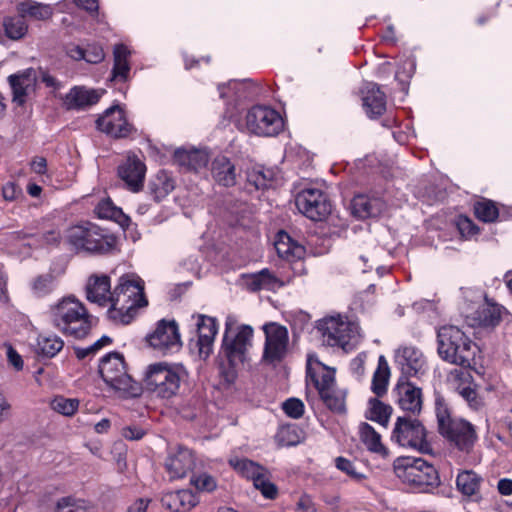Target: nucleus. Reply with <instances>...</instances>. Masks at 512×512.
<instances>
[{
	"label": "nucleus",
	"mask_w": 512,
	"mask_h": 512,
	"mask_svg": "<svg viewBox=\"0 0 512 512\" xmlns=\"http://www.w3.org/2000/svg\"><path fill=\"white\" fill-rule=\"evenodd\" d=\"M47 314L54 328L76 339L86 337L94 323L85 305L73 295L62 297L51 304Z\"/></svg>",
	"instance_id": "f257e3e1"
},
{
	"label": "nucleus",
	"mask_w": 512,
	"mask_h": 512,
	"mask_svg": "<svg viewBox=\"0 0 512 512\" xmlns=\"http://www.w3.org/2000/svg\"><path fill=\"white\" fill-rule=\"evenodd\" d=\"M110 307L107 316L115 323L128 324L136 309L147 305L144 297V282L136 274H125L110 295Z\"/></svg>",
	"instance_id": "f03ea898"
},
{
	"label": "nucleus",
	"mask_w": 512,
	"mask_h": 512,
	"mask_svg": "<svg viewBox=\"0 0 512 512\" xmlns=\"http://www.w3.org/2000/svg\"><path fill=\"white\" fill-rule=\"evenodd\" d=\"M253 329L249 325L237 327V318L228 315L225 320V333L222 343V351L230 364V368L224 372L227 383H233L236 379V368L248 358L249 349L252 346Z\"/></svg>",
	"instance_id": "7ed1b4c3"
},
{
	"label": "nucleus",
	"mask_w": 512,
	"mask_h": 512,
	"mask_svg": "<svg viewBox=\"0 0 512 512\" xmlns=\"http://www.w3.org/2000/svg\"><path fill=\"white\" fill-rule=\"evenodd\" d=\"M187 375L182 364L156 362L146 367L143 374V385L155 397L171 399L178 394L181 383L187 378Z\"/></svg>",
	"instance_id": "20e7f679"
},
{
	"label": "nucleus",
	"mask_w": 512,
	"mask_h": 512,
	"mask_svg": "<svg viewBox=\"0 0 512 512\" xmlns=\"http://www.w3.org/2000/svg\"><path fill=\"white\" fill-rule=\"evenodd\" d=\"M438 354L448 363L469 367L473 361L477 346L463 331L453 325H445L437 332Z\"/></svg>",
	"instance_id": "39448f33"
},
{
	"label": "nucleus",
	"mask_w": 512,
	"mask_h": 512,
	"mask_svg": "<svg viewBox=\"0 0 512 512\" xmlns=\"http://www.w3.org/2000/svg\"><path fill=\"white\" fill-rule=\"evenodd\" d=\"M99 374L118 397L135 398L142 392V386L128 373L124 357L118 352L108 353L101 358Z\"/></svg>",
	"instance_id": "423d86ee"
},
{
	"label": "nucleus",
	"mask_w": 512,
	"mask_h": 512,
	"mask_svg": "<svg viewBox=\"0 0 512 512\" xmlns=\"http://www.w3.org/2000/svg\"><path fill=\"white\" fill-rule=\"evenodd\" d=\"M316 328L323 345L345 351L354 349L362 338L359 324L342 315L325 317L317 322Z\"/></svg>",
	"instance_id": "0eeeda50"
},
{
	"label": "nucleus",
	"mask_w": 512,
	"mask_h": 512,
	"mask_svg": "<svg viewBox=\"0 0 512 512\" xmlns=\"http://www.w3.org/2000/svg\"><path fill=\"white\" fill-rule=\"evenodd\" d=\"M65 240L77 252L103 254L114 247V239L89 222L70 227L66 231Z\"/></svg>",
	"instance_id": "6e6552de"
},
{
	"label": "nucleus",
	"mask_w": 512,
	"mask_h": 512,
	"mask_svg": "<svg viewBox=\"0 0 512 512\" xmlns=\"http://www.w3.org/2000/svg\"><path fill=\"white\" fill-rule=\"evenodd\" d=\"M284 128L280 113L270 106L254 105L245 113L239 129L260 137L278 135Z\"/></svg>",
	"instance_id": "1a4fd4ad"
},
{
	"label": "nucleus",
	"mask_w": 512,
	"mask_h": 512,
	"mask_svg": "<svg viewBox=\"0 0 512 512\" xmlns=\"http://www.w3.org/2000/svg\"><path fill=\"white\" fill-rule=\"evenodd\" d=\"M393 469L403 483L416 488L432 486L438 480L434 466L422 458L399 457L394 460Z\"/></svg>",
	"instance_id": "9d476101"
},
{
	"label": "nucleus",
	"mask_w": 512,
	"mask_h": 512,
	"mask_svg": "<svg viewBox=\"0 0 512 512\" xmlns=\"http://www.w3.org/2000/svg\"><path fill=\"white\" fill-rule=\"evenodd\" d=\"M229 464L242 477L252 481L253 486L258 490L265 499L274 500L278 497V487L272 481L270 471L247 458L232 457Z\"/></svg>",
	"instance_id": "9b49d317"
},
{
	"label": "nucleus",
	"mask_w": 512,
	"mask_h": 512,
	"mask_svg": "<svg viewBox=\"0 0 512 512\" xmlns=\"http://www.w3.org/2000/svg\"><path fill=\"white\" fill-rule=\"evenodd\" d=\"M391 440L401 447L428 452L430 444L426 429L417 419L398 417L391 434Z\"/></svg>",
	"instance_id": "f8f14e48"
},
{
	"label": "nucleus",
	"mask_w": 512,
	"mask_h": 512,
	"mask_svg": "<svg viewBox=\"0 0 512 512\" xmlns=\"http://www.w3.org/2000/svg\"><path fill=\"white\" fill-rule=\"evenodd\" d=\"M299 212L314 221L323 220L331 211V204L322 190L306 188L300 191L295 198Z\"/></svg>",
	"instance_id": "ddd939ff"
},
{
	"label": "nucleus",
	"mask_w": 512,
	"mask_h": 512,
	"mask_svg": "<svg viewBox=\"0 0 512 512\" xmlns=\"http://www.w3.org/2000/svg\"><path fill=\"white\" fill-rule=\"evenodd\" d=\"M263 330L265 333L263 360L268 363L281 361L285 357L288 347L287 328L272 322L265 324Z\"/></svg>",
	"instance_id": "4468645a"
},
{
	"label": "nucleus",
	"mask_w": 512,
	"mask_h": 512,
	"mask_svg": "<svg viewBox=\"0 0 512 512\" xmlns=\"http://www.w3.org/2000/svg\"><path fill=\"white\" fill-rule=\"evenodd\" d=\"M147 341L151 347L162 353H173L182 346L178 325L174 320L159 321Z\"/></svg>",
	"instance_id": "2eb2a0df"
},
{
	"label": "nucleus",
	"mask_w": 512,
	"mask_h": 512,
	"mask_svg": "<svg viewBox=\"0 0 512 512\" xmlns=\"http://www.w3.org/2000/svg\"><path fill=\"white\" fill-rule=\"evenodd\" d=\"M451 445L463 453H470L478 439L474 426L464 419H454L440 433Z\"/></svg>",
	"instance_id": "dca6fc26"
},
{
	"label": "nucleus",
	"mask_w": 512,
	"mask_h": 512,
	"mask_svg": "<svg viewBox=\"0 0 512 512\" xmlns=\"http://www.w3.org/2000/svg\"><path fill=\"white\" fill-rule=\"evenodd\" d=\"M97 128L115 138H125L134 132V127L126 118L119 105L108 108L96 121Z\"/></svg>",
	"instance_id": "f3484780"
},
{
	"label": "nucleus",
	"mask_w": 512,
	"mask_h": 512,
	"mask_svg": "<svg viewBox=\"0 0 512 512\" xmlns=\"http://www.w3.org/2000/svg\"><path fill=\"white\" fill-rule=\"evenodd\" d=\"M395 363L401 370L404 378L419 377L427 369L426 359L423 353L415 346L403 345L395 351Z\"/></svg>",
	"instance_id": "a211bd4d"
},
{
	"label": "nucleus",
	"mask_w": 512,
	"mask_h": 512,
	"mask_svg": "<svg viewBox=\"0 0 512 512\" xmlns=\"http://www.w3.org/2000/svg\"><path fill=\"white\" fill-rule=\"evenodd\" d=\"M145 163L135 154H128L118 166V176L131 192H139L144 185Z\"/></svg>",
	"instance_id": "6ab92c4d"
},
{
	"label": "nucleus",
	"mask_w": 512,
	"mask_h": 512,
	"mask_svg": "<svg viewBox=\"0 0 512 512\" xmlns=\"http://www.w3.org/2000/svg\"><path fill=\"white\" fill-rule=\"evenodd\" d=\"M197 327L198 337L195 342L198 356L207 359L213 351L215 336L218 333V325L215 318L203 314L193 315Z\"/></svg>",
	"instance_id": "aec40b11"
},
{
	"label": "nucleus",
	"mask_w": 512,
	"mask_h": 512,
	"mask_svg": "<svg viewBox=\"0 0 512 512\" xmlns=\"http://www.w3.org/2000/svg\"><path fill=\"white\" fill-rule=\"evenodd\" d=\"M196 465V458L192 450L179 447L171 452L166 461L165 468L170 479H181L190 473Z\"/></svg>",
	"instance_id": "412c9836"
},
{
	"label": "nucleus",
	"mask_w": 512,
	"mask_h": 512,
	"mask_svg": "<svg viewBox=\"0 0 512 512\" xmlns=\"http://www.w3.org/2000/svg\"><path fill=\"white\" fill-rule=\"evenodd\" d=\"M104 92L102 89L74 86L62 98L63 105L68 110H85L98 103Z\"/></svg>",
	"instance_id": "4be33fe9"
},
{
	"label": "nucleus",
	"mask_w": 512,
	"mask_h": 512,
	"mask_svg": "<svg viewBox=\"0 0 512 512\" xmlns=\"http://www.w3.org/2000/svg\"><path fill=\"white\" fill-rule=\"evenodd\" d=\"M447 384L456 391L471 407H478L479 400L473 388V380L469 371L452 369L447 375Z\"/></svg>",
	"instance_id": "5701e85b"
},
{
	"label": "nucleus",
	"mask_w": 512,
	"mask_h": 512,
	"mask_svg": "<svg viewBox=\"0 0 512 512\" xmlns=\"http://www.w3.org/2000/svg\"><path fill=\"white\" fill-rule=\"evenodd\" d=\"M397 402L404 411L413 414L420 413L422 409V392L419 387L404 377H400L395 387Z\"/></svg>",
	"instance_id": "b1692460"
},
{
	"label": "nucleus",
	"mask_w": 512,
	"mask_h": 512,
	"mask_svg": "<svg viewBox=\"0 0 512 512\" xmlns=\"http://www.w3.org/2000/svg\"><path fill=\"white\" fill-rule=\"evenodd\" d=\"M12 89L13 102L23 105L26 98L36 87L37 72L33 68H28L8 77Z\"/></svg>",
	"instance_id": "393cba45"
},
{
	"label": "nucleus",
	"mask_w": 512,
	"mask_h": 512,
	"mask_svg": "<svg viewBox=\"0 0 512 512\" xmlns=\"http://www.w3.org/2000/svg\"><path fill=\"white\" fill-rule=\"evenodd\" d=\"M307 378L312 381L318 393L335 386V370L314 355H309L307 359Z\"/></svg>",
	"instance_id": "a878e982"
},
{
	"label": "nucleus",
	"mask_w": 512,
	"mask_h": 512,
	"mask_svg": "<svg viewBox=\"0 0 512 512\" xmlns=\"http://www.w3.org/2000/svg\"><path fill=\"white\" fill-rule=\"evenodd\" d=\"M196 493L190 489L169 491L162 495L161 504L171 512H189L199 504Z\"/></svg>",
	"instance_id": "bb28decb"
},
{
	"label": "nucleus",
	"mask_w": 512,
	"mask_h": 512,
	"mask_svg": "<svg viewBox=\"0 0 512 512\" xmlns=\"http://www.w3.org/2000/svg\"><path fill=\"white\" fill-rule=\"evenodd\" d=\"M111 282L107 275H92L86 284V297L88 301L101 307H110Z\"/></svg>",
	"instance_id": "cd10ccee"
},
{
	"label": "nucleus",
	"mask_w": 512,
	"mask_h": 512,
	"mask_svg": "<svg viewBox=\"0 0 512 512\" xmlns=\"http://www.w3.org/2000/svg\"><path fill=\"white\" fill-rule=\"evenodd\" d=\"M364 110L369 118L381 116L386 110V97L377 84L366 83L362 89Z\"/></svg>",
	"instance_id": "c85d7f7f"
},
{
	"label": "nucleus",
	"mask_w": 512,
	"mask_h": 512,
	"mask_svg": "<svg viewBox=\"0 0 512 512\" xmlns=\"http://www.w3.org/2000/svg\"><path fill=\"white\" fill-rule=\"evenodd\" d=\"M385 203L379 197L357 195L351 202V212L359 219L376 217L384 210Z\"/></svg>",
	"instance_id": "c756f323"
},
{
	"label": "nucleus",
	"mask_w": 512,
	"mask_h": 512,
	"mask_svg": "<svg viewBox=\"0 0 512 512\" xmlns=\"http://www.w3.org/2000/svg\"><path fill=\"white\" fill-rule=\"evenodd\" d=\"M360 441L366 449L381 459L390 457L389 449L382 443L381 435L368 423L362 422L358 426Z\"/></svg>",
	"instance_id": "7c9ffc66"
},
{
	"label": "nucleus",
	"mask_w": 512,
	"mask_h": 512,
	"mask_svg": "<svg viewBox=\"0 0 512 512\" xmlns=\"http://www.w3.org/2000/svg\"><path fill=\"white\" fill-rule=\"evenodd\" d=\"M274 247L278 256L289 262L301 260L305 255L304 246L296 242L285 231H280L277 233Z\"/></svg>",
	"instance_id": "2f4dec72"
},
{
	"label": "nucleus",
	"mask_w": 512,
	"mask_h": 512,
	"mask_svg": "<svg viewBox=\"0 0 512 512\" xmlns=\"http://www.w3.org/2000/svg\"><path fill=\"white\" fill-rule=\"evenodd\" d=\"M243 280L246 288L252 292L260 290L276 291L283 286V282L268 269L245 275Z\"/></svg>",
	"instance_id": "473e14b6"
},
{
	"label": "nucleus",
	"mask_w": 512,
	"mask_h": 512,
	"mask_svg": "<svg viewBox=\"0 0 512 512\" xmlns=\"http://www.w3.org/2000/svg\"><path fill=\"white\" fill-rule=\"evenodd\" d=\"M483 478L473 470H463L457 475L456 486L463 496L473 501L481 500Z\"/></svg>",
	"instance_id": "72a5a7b5"
},
{
	"label": "nucleus",
	"mask_w": 512,
	"mask_h": 512,
	"mask_svg": "<svg viewBox=\"0 0 512 512\" xmlns=\"http://www.w3.org/2000/svg\"><path fill=\"white\" fill-rule=\"evenodd\" d=\"M175 160L187 170L199 172L207 167L209 154L206 150L202 149H178L175 153Z\"/></svg>",
	"instance_id": "f704fd0d"
},
{
	"label": "nucleus",
	"mask_w": 512,
	"mask_h": 512,
	"mask_svg": "<svg viewBox=\"0 0 512 512\" xmlns=\"http://www.w3.org/2000/svg\"><path fill=\"white\" fill-rule=\"evenodd\" d=\"M211 173L219 185L230 187L236 184L235 166L226 156L220 155L213 160Z\"/></svg>",
	"instance_id": "c9c22d12"
},
{
	"label": "nucleus",
	"mask_w": 512,
	"mask_h": 512,
	"mask_svg": "<svg viewBox=\"0 0 512 512\" xmlns=\"http://www.w3.org/2000/svg\"><path fill=\"white\" fill-rule=\"evenodd\" d=\"M15 9L22 18L27 17L38 21H45L53 14L51 5L35 0H17Z\"/></svg>",
	"instance_id": "e433bc0d"
},
{
	"label": "nucleus",
	"mask_w": 512,
	"mask_h": 512,
	"mask_svg": "<svg viewBox=\"0 0 512 512\" xmlns=\"http://www.w3.org/2000/svg\"><path fill=\"white\" fill-rule=\"evenodd\" d=\"M64 347L63 339L51 332L40 333L36 338L35 353L42 357L53 358Z\"/></svg>",
	"instance_id": "4c0bfd02"
},
{
	"label": "nucleus",
	"mask_w": 512,
	"mask_h": 512,
	"mask_svg": "<svg viewBox=\"0 0 512 512\" xmlns=\"http://www.w3.org/2000/svg\"><path fill=\"white\" fill-rule=\"evenodd\" d=\"M132 54L131 49L125 44H117L114 47V65L112 70V79L117 81H126L130 72L129 58Z\"/></svg>",
	"instance_id": "58836bf2"
},
{
	"label": "nucleus",
	"mask_w": 512,
	"mask_h": 512,
	"mask_svg": "<svg viewBox=\"0 0 512 512\" xmlns=\"http://www.w3.org/2000/svg\"><path fill=\"white\" fill-rule=\"evenodd\" d=\"M219 97L227 104L236 106V104L245 99L248 95L247 85L243 81L230 80L227 83L219 84Z\"/></svg>",
	"instance_id": "ea45409f"
},
{
	"label": "nucleus",
	"mask_w": 512,
	"mask_h": 512,
	"mask_svg": "<svg viewBox=\"0 0 512 512\" xmlns=\"http://www.w3.org/2000/svg\"><path fill=\"white\" fill-rule=\"evenodd\" d=\"M174 189V180L166 171H159L149 182L150 193L156 200L165 198Z\"/></svg>",
	"instance_id": "a19ab883"
},
{
	"label": "nucleus",
	"mask_w": 512,
	"mask_h": 512,
	"mask_svg": "<svg viewBox=\"0 0 512 512\" xmlns=\"http://www.w3.org/2000/svg\"><path fill=\"white\" fill-rule=\"evenodd\" d=\"M95 212L99 218L114 220L122 227L129 225L130 218L125 215L120 208L116 207L109 199L98 203L95 208Z\"/></svg>",
	"instance_id": "79ce46f5"
},
{
	"label": "nucleus",
	"mask_w": 512,
	"mask_h": 512,
	"mask_svg": "<svg viewBox=\"0 0 512 512\" xmlns=\"http://www.w3.org/2000/svg\"><path fill=\"white\" fill-rule=\"evenodd\" d=\"M368 405L369 408L366 417L371 421L377 422L383 427H387L392 415V407L381 402L377 398L370 399Z\"/></svg>",
	"instance_id": "37998d69"
},
{
	"label": "nucleus",
	"mask_w": 512,
	"mask_h": 512,
	"mask_svg": "<svg viewBox=\"0 0 512 512\" xmlns=\"http://www.w3.org/2000/svg\"><path fill=\"white\" fill-rule=\"evenodd\" d=\"M275 178L273 169L262 166L253 167L248 171L247 181L256 189H266L272 186Z\"/></svg>",
	"instance_id": "c03bdc74"
},
{
	"label": "nucleus",
	"mask_w": 512,
	"mask_h": 512,
	"mask_svg": "<svg viewBox=\"0 0 512 512\" xmlns=\"http://www.w3.org/2000/svg\"><path fill=\"white\" fill-rule=\"evenodd\" d=\"M390 376V369L388 363L383 355L379 356L378 366L374 372L372 379V391L381 396L387 391L388 381Z\"/></svg>",
	"instance_id": "a18cd8bd"
},
{
	"label": "nucleus",
	"mask_w": 512,
	"mask_h": 512,
	"mask_svg": "<svg viewBox=\"0 0 512 512\" xmlns=\"http://www.w3.org/2000/svg\"><path fill=\"white\" fill-rule=\"evenodd\" d=\"M2 25L5 35L14 41L22 39L28 32V24L19 14L5 17Z\"/></svg>",
	"instance_id": "49530a36"
},
{
	"label": "nucleus",
	"mask_w": 512,
	"mask_h": 512,
	"mask_svg": "<svg viewBox=\"0 0 512 512\" xmlns=\"http://www.w3.org/2000/svg\"><path fill=\"white\" fill-rule=\"evenodd\" d=\"M324 404L331 410L337 413L345 411V393L342 390L331 387L324 392L319 393Z\"/></svg>",
	"instance_id": "de8ad7c7"
},
{
	"label": "nucleus",
	"mask_w": 512,
	"mask_h": 512,
	"mask_svg": "<svg viewBox=\"0 0 512 512\" xmlns=\"http://www.w3.org/2000/svg\"><path fill=\"white\" fill-rule=\"evenodd\" d=\"M79 404V400L76 398H66L58 395L51 400L50 407L63 416L71 417L78 411Z\"/></svg>",
	"instance_id": "09e8293b"
},
{
	"label": "nucleus",
	"mask_w": 512,
	"mask_h": 512,
	"mask_svg": "<svg viewBox=\"0 0 512 512\" xmlns=\"http://www.w3.org/2000/svg\"><path fill=\"white\" fill-rule=\"evenodd\" d=\"M474 212L476 217L483 222H494L499 215V211L495 203L486 199L475 203Z\"/></svg>",
	"instance_id": "8fccbe9b"
},
{
	"label": "nucleus",
	"mask_w": 512,
	"mask_h": 512,
	"mask_svg": "<svg viewBox=\"0 0 512 512\" xmlns=\"http://www.w3.org/2000/svg\"><path fill=\"white\" fill-rule=\"evenodd\" d=\"M55 280L50 274L40 275L34 278L30 283L32 293L36 297H43L54 290Z\"/></svg>",
	"instance_id": "3c124183"
},
{
	"label": "nucleus",
	"mask_w": 512,
	"mask_h": 512,
	"mask_svg": "<svg viewBox=\"0 0 512 512\" xmlns=\"http://www.w3.org/2000/svg\"><path fill=\"white\" fill-rule=\"evenodd\" d=\"M55 512H92L85 501L72 497H62L56 502Z\"/></svg>",
	"instance_id": "603ef678"
},
{
	"label": "nucleus",
	"mask_w": 512,
	"mask_h": 512,
	"mask_svg": "<svg viewBox=\"0 0 512 512\" xmlns=\"http://www.w3.org/2000/svg\"><path fill=\"white\" fill-rule=\"evenodd\" d=\"M298 430L293 425L281 427L276 434V441L280 446H294L300 442Z\"/></svg>",
	"instance_id": "864d4df0"
},
{
	"label": "nucleus",
	"mask_w": 512,
	"mask_h": 512,
	"mask_svg": "<svg viewBox=\"0 0 512 512\" xmlns=\"http://www.w3.org/2000/svg\"><path fill=\"white\" fill-rule=\"evenodd\" d=\"M334 462L336 468L341 472L345 473L350 479L356 482H361L366 478V476L363 473L357 470L354 462H352L351 460L339 456L335 458Z\"/></svg>",
	"instance_id": "5fc2aeb1"
},
{
	"label": "nucleus",
	"mask_w": 512,
	"mask_h": 512,
	"mask_svg": "<svg viewBox=\"0 0 512 512\" xmlns=\"http://www.w3.org/2000/svg\"><path fill=\"white\" fill-rule=\"evenodd\" d=\"M190 483L201 492H213L217 488L216 479L207 473L193 475Z\"/></svg>",
	"instance_id": "6e6d98bb"
},
{
	"label": "nucleus",
	"mask_w": 512,
	"mask_h": 512,
	"mask_svg": "<svg viewBox=\"0 0 512 512\" xmlns=\"http://www.w3.org/2000/svg\"><path fill=\"white\" fill-rule=\"evenodd\" d=\"M478 320L482 325L494 326L500 320L499 309L495 306L483 305L481 310L478 311Z\"/></svg>",
	"instance_id": "4d7b16f0"
},
{
	"label": "nucleus",
	"mask_w": 512,
	"mask_h": 512,
	"mask_svg": "<svg viewBox=\"0 0 512 512\" xmlns=\"http://www.w3.org/2000/svg\"><path fill=\"white\" fill-rule=\"evenodd\" d=\"M456 226L461 236L465 239H471L479 233L478 227L466 216H459L456 220Z\"/></svg>",
	"instance_id": "13d9d810"
},
{
	"label": "nucleus",
	"mask_w": 512,
	"mask_h": 512,
	"mask_svg": "<svg viewBox=\"0 0 512 512\" xmlns=\"http://www.w3.org/2000/svg\"><path fill=\"white\" fill-rule=\"evenodd\" d=\"M285 414L293 419H299L304 414V404L297 398H289L282 404Z\"/></svg>",
	"instance_id": "bf43d9fd"
},
{
	"label": "nucleus",
	"mask_w": 512,
	"mask_h": 512,
	"mask_svg": "<svg viewBox=\"0 0 512 512\" xmlns=\"http://www.w3.org/2000/svg\"><path fill=\"white\" fill-rule=\"evenodd\" d=\"M30 171L40 177V180L44 182V179H50L48 174V165L46 158L42 156H34L29 161Z\"/></svg>",
	"instance_id": "052dcab7"
},
{
	"label": "nucleus",
	"mask_w": 512,
	"mask_h": 512,
	"mask_svg": "<svg viewBox=\"0 0 512 512\" xmlns=\"http://www.w3.org/2000/svg\"><path fill=\"white\" fill-rule=\"evenodd\" d=\"M436 416L440 433L443 431V428L448 427L450 422H453L455 419L450 417L447 407L441 404L439 400L436 402Z\"/></svg>",
	"instance_id": "680f3d73"
},
{
	"label": "nucleus",
	"mask_w": 512,
	"mask_h": 512,
	"mask_svg": "<svg viewBox=\"0 0 512 512\" xmlns=\"http://www.w3.org/2000/svg\"><path fill=\"white\" fill-rule=\"evenodd\" d=\"M294 512H317L312 497L308 494H302L295 503Z\"/></svg>",
	"instance_id": "e2e57ef3"
},
{
	"label": "nucleus",
	"mask_w": 512,
	"mask_h": 512,
	"mask_svg": "<svg viewBox=\"0 0 512 512\" xmlns=\"http://www.w3.org/2000/svg\"><path fill=\"white\" fill-rule=\"evenodd\" d=\"M84 51L83 60L87 63L96 64L104 59L103 49L99 46H89L87 49H84Z\"/></svg>",
	"instance_id": "0e129e2a"
},
{
	"label": "nucleus",
	"mask_w": 512,
	"mask_h": 512,
	"mask_svg": "<svg viewBox=\"0 0 512 512\" xmlns=\"http://www.w3.org/2000/svg\"><path fill=\"white\" fill-rule=\"evenodd\" d=\"M3 198L7 201H14L22 195V189L14 182H7L2 187Z\"/></svg>",
	"instance_id": "69168bd1"
},
{
	"label": "nucleus",
	"mask_w": 512,
	"mask_h": 512,
	"mask_svg": "<svg viewBox=\"0 0 512 512\" xmlns=\"http://www.w3.org/2000/svg\"><path fill=\"white\" fill-rule=\"evenodd\" d=\"M145 435V430L139 426H127L122 429V436L127 440H140Z\"/></svg>",
	"instance_id": "338daca9"
},
{
	"label": "nucleus",
	"mask_w": 512,
	"mask_h": 512,
	"mask_svg": "<svg viewBox=\"0 0 512 512\" xmlns=\"http://www.w3.org/2000/svg\"><path fill=\"white\" fill-rule=\"evenodd\" d=\"M149 504L150 499L138 498L128 506L127 512H147Z\"/></svg>",
	"instance_id": "774afa93"
}]
</instances>
